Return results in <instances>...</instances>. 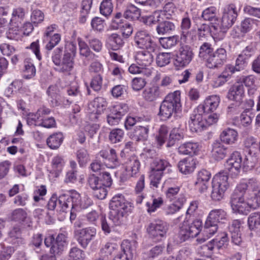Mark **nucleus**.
Masks as SVG:
<instances>
[{
    "mask_svg": "<svg viewBox=\"0 0 260 260\" xmlns=\"http://www.w3.org/2000/svg\"><path fill=\"white\" fill-rule=\"evenodd\" d=\"M62 49H55L52 56V60L55 67V71L63 73L69 74L74 67V57L76 53V47L72 44H69L66 47L62 59L61 60Z\"/></svg>",
    "mask_w": 260,
    "mask_h": 260,
    "instance_id": "nucleus-1",
    "label": "nucleus"
},
{
    "mask_svg": "<svg viewBox=\"0 0 260 260\" xmlns=\"http://www.w3.org/2000/svg\"><path fill=\"white\" fill-rule=\"evenodd\" d=\"M181 112L180 92L178 90L168 94L161 103L158 116L161 119L166 120L170 118L173 114Z\"/></svg>",
    "mask_w": 260,
    "mask_h": 260,
    "instance_id": "nucleus-2",
    "label": "nucleus"
},
{
    "mask_svg": "<svg viewBox=\"0 0 260 260\" xmlns=\"http://www.w3.org/2000/svg\"><path fill=\"white\" fill-rule=\"evenodd\" d=\"M80 201V196L77 193L71 196L63 194L58 198L56 195H53L48 202L47 207L50 210H53L56 208L57 211L67 213L71 208H75L77 207Z\"/></svg>",
    "mask_w": 260,
    "mask_h": 260,
    "instance_id": "nucleus-3",
    "label": "nucleus"
},
{
    "mask_svg": "<svg viewBox=\"0 0 260 260\" xmlns=\"http://www.w3.org/2000/svg\"><path fill=\"white\" fill-rule=\"evenodd\" d=\"M227 173L220 172L215 175L212 180V190L211 198L215 201L223 199L224 193L229 187Z\"/></svg>",
    "mask_w": 260,
    "mask_h": 260,
    "instance_id": "nucleus-4",
    "label": "nucleus"
},
{
    "mask_svg": "<svg viewBox=\"0 0 260 260\" xmlns=\"http://www.w3.org/2000/svg\"><path fill=\"white\" fill-rule=\"evenodd\" d=\"M226 212L222 209H214L211 211L204 225V233L207 236H211L217 232V224L223 222L226 218Z\"/></svg>",
    "mask_w": 260,
    "mask_h": 260,
    "instance_id": "nucleus-5",
    "label": "nucleus"
},
{
    "mask_svg": "<svg viewBox=\"0 0 260 260\" xmlns=\"http://www.w3.org/2000/svg\"><path fill=\"white\" fill-rule=\"evenodd\" d=\"M202 228V222L199 219H196L191 223H188V220L184 221L179 233L180 240L185 241L189 238L196 237L200 233Z\"/></svg>",
    "mask_w": 260,
    "mask_h": 260,
    "instance_id": "nucleus-6",
    "label": "nucleus"
},
{
    "mask_svg": "<svg viewBox=\"0 0 260 260\" xmlns=\"http://www.w3.org/2000/svg\"><path fill=\"white\" fill-rule=\"evenodd\" d=\"M169 229V225L164 221L154 220L148 226L147 231L149 235L156 240H160L166 236Z\"/></svg>",
    "mask_w": 260,
    "mask_h": 260,
    "instance_id": "nucleus-7",
    "label": "nucleus"
},
{
    "mask_svg": "<svg viewBox=\"0 0 260 260\" xmlns=\"http://www.w3.org/2000/svg\"><path fill=\"white\" fill-rule=\"evenodd\" d=\"M134 42L135 45L141 49L155 51L157 48L156 43L152 40L150 35L144 30H139L136 32Z\"/></svg>",
    "mask_w": 260,
    "mask_h": 260,
    "instance_id": "nucleus-8",
    "label": "nucleus"
},
{
    "mask_svg": "<svg viewBox=\"0 0 260 260\" xmlns=\"http://www.w3.org/2000/svg\"><path fill=\"white\" fill-rule=\"evenodd\" d=\"M149 50L137 51L135 56V60L138 65L141 68L145 69V75L149 76L152 73L151 70L149 68L153 61V56Z\"/></svg>",
    "mask_w": 260,
    "mask_h": 260,
    "instance_id": "nucleus-9",
    "label": "nucleus"
},
{
    "mask_svg": "<svg viewBox=\"0 0 260 260\" xmlns=\"http://www.w3.org/2000/svg\"><path fill=\"white\" fill-rule=\"evenodd\" d=\"M193 56L191 47L188 45H183L180 47L176 55L174 64L177 67H185L190 62Z\"/></svg>",
    "mask_w": 260,
    "mask_h": 260,
    "instance_id": "nucleus-10",
    "label": "nucleus"
},
{
    "mask_svg": "<svg viewBox=\"0 0 260 260\" xmlns=\"http://www.w3.org/2000/svg\"><path fill=\"white\" fill-rule=\"evenodd\" d=\"M242 158L238 151L233 152L225 164V169L229 175L232 177H236L240 173L242 166Z\"/></svg>",
    "mask_w": 260,
    "mask_h": 260,
    "instance_id": "nucleus-11",
    "label": "nucleus"
},
{
    "mask_svg": "<svg viewBox=\"0 0 260 260\" xmlns=\"http://www.w3.org/2000/svg\"><path fill=\"white\" fill-rule=\"evenodd\" d=\"M226 52L223 48H218L209 54L207 59L206 66L210 69H217L221 67L226 61Z\"/></svg>",
    "mask_w": 260,
    "mask_h": 260,
    "instance_id": "nucleus-12",
    "label": "nucleus"
},
{
    "mask_svg": "<svg viewBox=\"0 0 260 260\" xmlns=\"http://www.w3.org/2000/svg\"><path fill=\"white\" fill-rule=\"evenodd\" d=\"M94 228H86L74 231V235L82 247L85 248L96 235Z\"/></svg>",
    "mask_w": 260,
    "mask_h": 260,
    "instance_id": "nucleus-13",
    "label": "nucleus"
},
{
    "mask_svg": "<svg viewBox=\"0 0 260 260\" xmlns=\"http://www.w3.org/2000/svg\"><path fill=\"white\" fill-rule=\"evenodd\" d=\"M107 103L102 97H97L88 106L89 117L91 120L95 121L106 109Z\"/></svg>",
    "mask_w": 260,
    "mask_h": 260,
    "instance_id": "nucleus-14",
    "label": "nucleus"
},
{
    "mask_svg": "<svg viewBox=\"0 0 260 260\" xmlns=\"http://www.w3.org/2000/svg\"><path fill=\"white\" fill-rule=\"evenodd\" d=\"M256 25V21L251 18H245L240 23L239 26L235 27L232 31V35L235 38L240 39L250 31L253 26Z\"/></svg>",
    "mask_w": 260,
    "mask_h": 260,
    "instance_id": "nucleus-15",
    "label": "nucleus"
},
{
    "mask_svg": "<svg viewBox=\"0 0 260 260\" xmlns=\"http://www.w3.org/2000/svg\"><path fill=\"white\" fill-rule=\"evenodd\" d=\"M127 111L128 106L126 104H119L114 106L111 113L107 117V122L112 126L117 125L121 117Z\"/></svg>",
    "mask_w": 260,
    "mask_h": 260,
    "instance_id": "nucleus-16",
    "label": "nucleus"
},
{
    "mask_svg": "<svg viewBox=\"0 0 260 260\" xmlns=\"http://www.w3.org/2000/svg\"><path fill=\"white\" fill-rule=\"evenodd\" d=\"M203 112L198 111V108L193 111L190 115V120L188 122L190 129L192 132H200L204 127L206 126L205 122L203 120Z\"/></svg>",
    "mask_w": 260,
    "mask_h": 260,
    "instance_id": "nucleus-17",
    "label": "nucleus"
},
{
    "mask_svg": "<svg viewBox=\"0 0 260 260\" xmlns=\"http://www.w3.org/2000/svg\"><path fill=\"white\" fill-rule=\"evenodd\" d=\"M220 99L219 96L213 95L206 98L203 104L198 106V111L204 114L213 112L218 107Z\"/></svg>",
    "mask_w": 260,
    "mask_h": 260,
    "instance_id": "nucleus-18",
    "label": "nucleus"
},
{
    "mask_svg": "<svg viewBox=\"0 0 260 260\" xmlns=\"http://www.w3.org/2000/svg\"><path fill=\"white\" fill-rule=\"evenodd\" d=\"M237 13L233 6H228L224 11L221 23L222 27L226 30L235 23L237 17Z\"/></svg>",
    "mask_w": 260,
    "mask_h": 260,
    "instance_id": "nucleus-19",
    "label": "nucleus"
},
{
    "mask_svg": "<svg viewBox=\"0 0 260 260\" xmlns=\"http://www.w3.org/2000/svg\"><path fill=\"white\" fill-rule=\"evenodd\" d=\"M244 97V90L242 84L239 83L233 85L230 89L227 98L238 104H243Z\"/></svg>",
    "mask_w": 260,
    "mask_h": 260,
    "instance_id": "nucleus-20",
    "label": "nucleus"
},
{
    "mask_svg": "<svg viewBox=\"0 0 260 260\" xmlns=\"http://www.w3.org/2000/svg\"><path fill=\"white\" fill-rule=\"evenodd\" d=\"M210 178V173L206 170H202L198 172L195 185L200 192L203 193L207 190Z\"/></svg>",
    "mask_w": 260,
    "mask_h": 260,
    "instance_id": "nucleus-21",
    "label": "nucleus"
},
{
    "mask_svg": "<svg viewBox=\"0 0 260 260\" xmlns=\"http://www.w3.org/2000/svg\"><path fill=\"white\" fill-rule=\"evenodd\" d=\"M128 203L122 194H117L113 197L110 203L111 211L128 212Z\"/></svg>",
    "mask_w": 260,
    "mask_h": 260,
    "instance_id": "nucleus-22",
    "label": "nucleus"
},
{
    "mask_svg": "<svg viewBox=\"0 0 260 260\" xmlns=\"http://www.w3.org/2000/svg\"><path fill=\"white\" fill-rule=\"evenodd\" d=\"M196 166V160L193 158L189 157L181 159L178 163L179 171L184 175L192 173L194 171Z\"/></svg>",
    "mask_w": 260,
    "mask_h": 260,
    "instance_id": "nucleus-23",
    "label": "nucleus"
},
{
    "mask_svg": "<svg viewBox=\"0 0 260 260\" xmlns=\"http://www.w3.org/2000/svg\"><path fill=\"white\" fill-rule=\"evenodd\" d=\"M25 16L24 10L22 8H17L13 10L11 18L8 17L6 19H9L8 24L15 27H20L22 25V22Z\"/></svg>",
    "mask_w": 260,
    "mask_h": 260,
    "instance_id": "nucleus-24",
    "label": "nucleus"
},
{
    "mask_svg": "<svg viewBox=\"0 0 260 260\" xmlns=\"http://www.w3.org/2000/svg\"><path fill=\"white\" fill-rule=\"evenodd\" d=\"M211 154L213 157L219 160L223 159L228 153V149L223 143L219 141H215L212 145Z\"/></svg>",
    "mask_w": 260,
    "mask_h": 260,
    "instance_id": "nucleus-25",
    "label": "nucleus"
},
{
    "mask_svg": "<svg viewBox=\"0 0 260 260\" xmlns=\"http://www.w3.org/2000/svg\"><path fill=\"white\" fill-rule=\"evenodd\" d=\"M246 202L250 209H256L260 206V187L257 186L249 191L246 197Z\"/></svg>",
    "mask_w": 260,
    "mask_h": 260,
    "instance_id": "nucleus-26",
    "label": "nucleus"
},
{
    "mask_svg": "<svg viewBox=\"0 0 260 260\" xmlns=\"http://www.w3.org/2000/svg\"><path fill=\"white\" fill-rule=\"evenodd\" d=\"M237 132L231 128L224 129L220 135L221 143L228 145H233L236 143L238 139Z\"/></svg>",
    "mask_w": 260,
    "mask_h": 260,
    "instance_id": "nucleus-27",
    "label": "nucleus"
},
{
    "mask_svg": "<svg viewBox=\"0 0 260 260\" xmlns=\"http://www.w3.org/2000/svg\"><path fill=\"white\" fill-rule=\"evenodd\" d=\"M50 113V110L45 107L40 108L36 113H30L28 115L27 122L30 125H38L36 123L40 122L41 119L44 115H47Z\"/></svg>",
    "mask_w": 260,
    "mask_h": 260,
    "instance_id": "nucleus-28",
    "label": "nucleus"
},
{
    "mask_svg": "<svg viewBox=\"0 0 260 260\" xmlns=\"http://www.w3.org/2000/svg\"><path fill=\"white\" fill-rule=\"evenodd\" d=\"M175 25L173 22L169 20L159 21L156 27V30L158 35H169L175 30Z\"/></svg>",
    "mask_w": 260,
    "mask_h": 260,
    "instance_id": "nucleus-29",
    "label": "nucleus"
},
{
    "mask_svg": "<svg viewBox=\"0 0 260 260\" xmlns=\"http://www.w3.org/2000/svg\"><path fill=\"white\" fill-rule=\"evenodd\" d=\"M136 242L135 241L124 240L121 243V248L125 257L128 260H132L136 254Z\"/></svg>",
    "mask_w": 260,
    "mask_h": 260,
    "instance_id": "nucleus-30",
    "label": "nucleus"
},
{
    "mask_svg": "<svg viewBox=\"0 0 260 260\" xmlns=\"http://www.w3.org/2000/svg\"><path fill=\"white\" fill-rule=\"evenodd\" d=\"M161 92L157 86L145 88L142 92L144 99L148 102H153L161 95Z\"/></svg>",
    "mask_w": 260,
    "mask_h": 260,
    "instance_id": "nucleus-31",
    "label": "nucleus"
},
{
    "mask_svg": "<svg viewBox=\"0 0 260 260\" xmlns=\"http://www.w3.org/2000/svg\"><path fill=\"white\" fill-rule=\"evenodd\" d=\"M199 150V144L192 142L184 143L181 144L178 148V153L183 155L194 154Z\"/></svg>",
    "mask_w": 260,
    "mask_h": 260,
    "instance_id": "nucleus-32",
    "label": "nucleus"
},
{
    "mask_svg": "<svg viewBox=\"0 0 260 260\" xmlns=\"http://www.w3.org/2000/svg\"><path fill=\"white\" fill-rule=\"evenodd\" d=\"M164 201L161 198H155L153 195L146 198V205L147 212L151 214L155 212L162 204Z\"/></svg>",
    "mask_w": 260,
    "mask_h": 260,
    "instance_id": "nucleus-33",
    "label": "nucleus"
},
{
    "mask_svg": "<svg viewBox=\"0 0 260 260\" xmlns=\"http://www.w3.org/2000/svg\"><path fill=\"white\" fill-rule=\"evenodd\" d=\"M149 129L148 125H138L136 126L132 135V138L136 141L147 140L148 136Z\"/></svg>",
    "mask_w": 260,
    "mask_h": 260,
    "instance_id": "nucleus-34",
    "label": "nucleus"
},
{
    "mask_svg": "<svg viewBox=\"0 0 260 260\" xmlns=\"http://www.w3.org/2000/svg\"><path fill=\"white\" fill-rule=\"evenodd\" d=\"M59 89L56 85H50L47 90L49 97V100L53 107H56L60 104V97L59 95Z\"/></svg>",
    "mask_w": 260,
    "mask_h": 260,
    "instance_id": "nucleus-35",
    "label": "nucleus"
},
{
    "mask_svg": "<svg viewBox=\"0 0 260 260\" xmlns=\"http://www.w3.org/2000/svg\"><path fill=\"white\" fill-rule=\"evenodd\" d=\"M64 137L61 132L54 133L47 139V144L51 149H56L59 148L63 142Z\"/></svg>",
    "mask_w": 260,
    "mask_h": 260,
    "instance_id": "nucleus-36",
    "label": "nucleus"
},
{
    "mask_svg": "<svg viewBox=\"0 0 260 260\" xmlns=\"http://www.w3.org/2000/svg\"><path fill=\"white\" fill-rule=\"evenodd\" d=\"M140 162L136 156H132L126 162L125 171L130 176H133L139 171Z\"/></svg>",
    "mask_w": 260,
    "mask_h": 260,
    "instance_id": "nucleus-37",
    "label": "nucleus"
},
{
    "mask_svg": "<svg viewBox=\"0 0 260 260\" xmlns=\"http://www.w3.org/2000/svg\"><path fill=\"white\" fill-rule=\"evenodd\" d=\"M64 161L63 158L59 155L54 156L51 161V170L50 173L54 174L56 177H58L62 171Z\"/></svg>",
    "mask_w": 260,
    "mask_h": 260,
    "instance_id": "nucleus-38",
    "label": "nucleus"
},
{
    "mask_svg": "<svg viewBox=\"0 0 260 260\" xmlns=\"http://www.w3.org/2000/svg\"><path fill=\"white\" fill-rule=\"evenodd\" d=\"M228 241L227 234L222 233L218 235V237L213 239L210 243L206 246L210 250H212L214 248L220 249Z\"/></svg>",
    "mask_w": 260,
    "mask_h": 260,
    "instance_id": "nucleus-39",
    "label": "nucleus"
},
{
    "mask_svg": "<svg viewBox=\"0 0 260 260\" xmlns=\"http://www.w3.org/2000/svg\"><path fill=\"white\" fill-rule=\"evenodd\" d=\"M209 27L210 34L214 38L222 35L226 31L222 27L221 21L217 18L216 20L211 21Z\"/></svg>",
    "mask_w": 260,
    "mask_h": 260,
    "instance_id": "nucleus-40",
    "label": "nucleus"
},
{
    "mask_svg": "<svg viewBox=\"0 0 260 260\" xmlns=\"http://www.w3.org/2000/svg\"><path fill=\"white\" fill-rule=\"evenodd\" d=\"M127 213L125 211L110 210L109 219L113 222L114 225H120L123 223L124 217Z\"/></svg>",
    "mask_w": 260,
    "mask_h": 260,
    "instance_id": "nucleus-41",
    "label": "nucleus"
},
{
    "mask_svg": "<svg viewBox=\"0 0 260 260\" xmlns=\"http://www.w3.org/2000/svg\"><path fill=\"white\" fill-rule=\"evenodd\" d=\"M250 54L241 53L239 55L236 60L235 66L233 65V70L236 72H239L244 70L247 64V60L249 58Z\"/></svg>",
    "mask_w": 260,
    "mask_h": 260,
    "instance_id": "nucleus-42",
    "label": "nucleus"
},
{
    "mask_svg": "<svg viewBox=\"0 0 260 260\" xmlns=\"http://www.w3.org/2000/svg\"><path fill=\"white\" fill-rule=\"evenodd\" d=\"M186 199L183 195H180L177 200L173 204L170 205L167 209V214H173L178 211L183 206Z\"/></svg>",
    "mask_w": 260,
    "mask_h": 260,
    "instance_id": "nucleus-43",
    "label": "nucleus"
},
{
    "mask_svg": "<svg viewBox=\"0 0 260 260\" xmlns=\"http://www.w3.org/2000/svg\"><path fill=\"white\" fill-rule=\"evenodd\" d=\"M140 15V9L133 5L128 6L123 14V17L125 18L133 20L138 19Z\"/></svg>",
    "mask_w": 260,
    "mask_h": 260,
    "instance_id": "nucleus-44",
    "label": "nucleus"
},
{
    "mask_svg": "<svg viewBox=\"0 0 260 260\" xmlns=\"http://www.w3.org/2000/svg\"><path fill=\"white\" fill-rule=\"evenodd\" d=\"M92 4V0H83L81 4V10L79 21L83 23L86 20V17L89 13V11Z\"/></svg>",
    "mask_w": 260,
    "mask_h": 260,
    "instance_id": "nucleus-45",
    "label": "nucleus"
},
{
    "mask_svg": "<svg viewBox=\"0 0 260 260\" xmlns=\"http://www.w3.org/2000/svg\"><path fill=\"white\" fill-rule=\"evenodd\" d=\"M169 166L170 164L166 160L157 158L151 165V171L163 174V171Z\"/></svg>",
    "mask_w": 260,
    "mask_h": 260,
    "instance_id": "nucleus-46",
    "label": "nucleus"
},
{
    "mask_svg": "<svg viewBox=\"0 0 260 260\" xmlns=\"http://www.w3.org/2000/svg\"><path fill=\"white\" fill-rule=\"evenodd\" d=\"M184 136L182 133H180L177 129H172L169 135V139L167 142V147H171L173 146L176 143L182 140Z\"/></svg>",
    "mask_w": 260,
    "mask_h": 260,
    "instance_id": "nucleus-47",
    "label": "nucleus"
},
{
    "mask_svg": "<svg viewBox=\"0 0 260 260\" xmlns=\"http://www.w3.org/2000/svg\"><path fill=\"white\" fill-rule=\"evenodd\" d=\"M108 42L113 50H118L122 47L123 44V40L120 36L117 34H111L108 37Z\"/></svg>",
    "mask_w": 260,
    "mask_h": 260,
    "instance_id": "nucleus-48",
    "label": "nucleus"
},
{
    "mask_svg": "<svg viewBox=\"0 0 260 260\" xmlns=\"http://www.w3.org/2000/svg\"><path fill=\"white\" fill-rule=\"evenodd\" d=\"M78 45L79 47L80 54L88 59H92L94 54L90 51L87 44L81 39H78Z\"/></svg>",
    "mask_w": 260,
    "mask_h": 260,
    "instance_id": "nucleus-49",
    "label": "nucleus"
},
{
    "mask_svg": "<svg viewBox=\"0 0 260 260\" xmlns=\"http://www.w3.org/2000/svg\"><path fill=\"white\" fill-rule=\"evenodd\" d=\"M178 41V37L173 36L169 37H161L159 42L162 47L165 49H170L175 46Z\"/></svg>",
    "mask_w": 260,
    "mask_h": 260,
    "instance_id": "nucleus-50",
    "label": "nucleus"
},
{
    "mask_svg": "<svg viewBox=\"0 0 260 260\" xmlns=\"http://www.w3.org/2000/svg\"><path fill=\"white\" fill-rule=\"evenodd\" d=\"M126 21L123 19V16L120 12L117 13L113 18L110 27L112 29L117 30L120 29L123 27L126 23Z\"/></svg>",
    "mask_w": 260,
    "mask_h": 260,
    "instance_id": "nucleus-51",
    "label": "nucleus"
},
{
    "mask_svg": "<svg viewBox=\"0 0 260 260\" xmlns=\"http://www.w3.org/2000/svg\"><path fill=\"white\" fill-rule=\"evenodd\" d=\"M124 133L120 128H114L109 134V140L113 144L121 142L124 137Z\"/></svg>",
    "mask_w": 260,
    "mask_h": 260,
    "instance_id": "nucleus-52",
    "label": "nucleus"
},
{
    "mask_svg": "<svg viewBox=\"0 0 260 260\" xmlns=\"http://www.w3.org/2000/svg\"><path fill=\"white\" fill-rule=\"evenodd\" d=\"M248 223L250 229L260 231V213L251 214L248 217Z\"/></svg>",
    "mask_w": 260,
    "mask_h": 260,
    "instance_id": "nucleus-53",
    "label": "nucleus"
},
{
    "mask_svg": "<svg viewBox=\"0 0 260 260\" xmlns=\"http://www.w3.org/2000/svg\"><path fill=\"white\" fill-rule=\"evenodd\" d=\"M169 131L168 127L164 125H161L156 136V141L158 146H161L165 142Z\"/></svg>",
    "mask_w": 260,
    "mask_h": 260,
    "instance_id": "nucleus-54",
    "label": "nucleus"
},
{
    "mask_svg": "<svg viewBox=\"0 0 260 260\" xmlns=\"http://www.w3.org/2000/svg\"><path fill=\"white\" fill-rule=\"evenodd\" d=\"M22 36V32L21 31L20 27L10 26H9V30L7 32V37L11 40H18Z\"/></svg>",
    "mask_w": 260,
    "mask_h": 260,
    "instance_id": "nucleus-55",
    "label": "nucleus"
},
{
    "mask_svg": "<svg viewBox=\"0 0 260 260\" xmlns=\"http://www.w3.org/2000/svg\"><path fill=\"white\" fill-rule=\"evenodd\" d=\"M113 8L111 0H103L100 8V12L103 15L107 17L112 13Z\"/></svg>",
    "mask_w": 260,
    "mask_h": 260,
    "instance_id": "nucleus-56",
    "label": "nucleus"
},
{
    "mask_svg": "<svg viewBox=\"0 0 260 260\" xmlns=\"http://www.w3.org/2000/svg\"><path fill=\"white\" fill-rule=\"evenodd\" d=\"M10 218L12 220L15 221H24L27 218V213L23 209L18 208L12 212Z\"/></svg>",
    "mask_w": 260,
    "mask_h": 260,
    "instance_id": "nucleus-57",
    "label": "nucleus"
},
{
    "mask_svg": "<svg viewBox=\"0 0 260 260\" xmlns=\"http://www.w3.org/2000/svg\"><path fill=\"white\" fill-rule=\"evenodd\" d=\"M257 157L256 153L252 154V150L250 149L247 155L245 156V158L243 161L244 167L252 168L257 162Z\"/></svg>",
    "mask_w": 260,
    "mask_h": 260,
    "instance_id": "nucleus-58",
    "label": "nucleus"
},
{
    "mask_svg": "<svg viewBox=\"0 0 260 260\" xmlns=\"http://www.w3.org/2000/svg\"><path fill=\"white\" fill-rule=\"evenodd\" d=\"M146 83L145 79L141 77H135L132 80L131 86L134 90L138 91L142 89Z\"/></svg>",
    "mask_w": 260,
    "mask_h": 260,
    "instance_id": "nucleus-59",
    "label": "nucleus"
},
{
    "mask_svg": "<svg viewBox=\"0 0 260 260\" xmlns=\"http://www.w3.org/2000/svg\"><path fill=\"white\" fill-rule=\"evenodd\" d=\"M103 78L100 74L92 77L90 85L91 88L95 91H100L102 87Z\"/></svg>",
    "mask_w": 260,
    "mask_h": 260,
    "instance_id": "nucleus-60",
    "label": "nucleus"
},
{
    "mask_svg": "<svg viewBox=\"0 0 260 260\" xmlns=\"http://www.w3.org/2000/svg\"><path fill=\"white\" fill-rule=\"evenodd\" d=\"M85 257L84 251L77 247L71 249L69 260H82Z\"/></svg>",
    "mask_w": 260,
    "mask_h": 260,
    "instance_id": "nucleus-61",
    "label": "nucleus"
},
{
    "mask_svg": "<svg viewBox=\"0 0 260 260\" xmlns=\"http://www.w3.org/2000/svg\"><path fill=\"white\" fill-rule=\"evenodd\" d=\"M25 70L24 71V77L26 79H30L36 74V68L34 64L30 61L24 62Z\"/></svg>",
    "mask_w": 260,
    "mask_h": 260,
    "instance_id": "nucleus-62",
    "label": "nucleus"
},
{
    "mask_svg": "<svg viewBox=\"0 0 260 260\" xmlns=\"http://www.w3.org/2000/svg\"><path fill=\"white\" fill-rule=\"evenodd\" d=\"M77 157L80 165L81 166L86 164L89 159L87 151L84 148H81L77 151Z\"/></svg>",
    "mask_w": 260,
    "mask_h": 260,
    "instance_id": "nucleus-63",
    "label": "nucleus"
},
{
    "mask_svg": "<svg viewBox=\"0 0 260 260\" xmlns=\"http://www.w3.org/2000/svg\"><path fill=\"white\" fill-rule=\"evenodd\" d=\"M170 53H160L156 57V63L160 67H164L170 63Z\"/></svg>",
    "mask_w": 260,
    "mask_h": 260,
    "instance_id": "nucleus-64",
    "label": "nucleus"
}]
</instances>
